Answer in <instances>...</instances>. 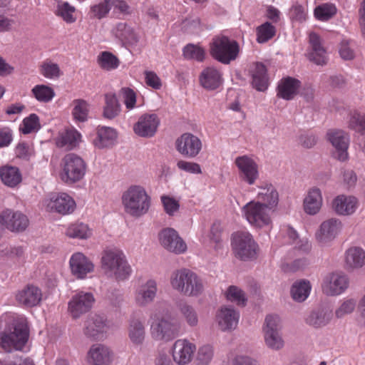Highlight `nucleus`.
Wrapping results in <instances>:
<instances>
[{
	"label": "nucleus",
	"mask_w": 365,
	"mask_h": 365,
	"mask_svg": "<svg viewBox=\"0 0 365 365\" xmlns=\"http://www.w3.org/2000/svg\"><path fill=\"white\" fill-rule=\"evenodd\" d=\"M336 14V8L332 4H322L317 6L314 11V17L322 21L332 19Z\"/></svg>",
	"instance_id": "obj_44"
},
{
	"label": "nucleus",
	"mask_w": 365,
	"mask_h": 365,
	"mask_svg": "<svg viewBox=\"0 0 365 365\" xmlns=\"http://www.w3.org/2000/svg\"><path fill=\"white\" fill-rule=\"evenodd\" d=\"M341 227V221L336 218H331L323 222L316 232L317 242L322 245L329 244L337 236Z\"/></svg>",
	"instance_id": "obj_18"
},
{
	"label": "nucleus",
	"mask_w": 365,
	"mask_h": 365,
	"mask_svg": "<svg viewBox=\"0 0 365 365\" xmlns=\"http://www.w3.org/2000/svg\"><path fill=\"white\" fill-rule=\"evenodd\" d=\"M275 27L267 21L257 28V41L259 43H265L275 35Z\"/></svg>",
	"instance_id": "obj_51"
},
{
	"label": "nucleus",
	"mask_w": 365,
	"mask_h": 365,
	"mask_svg": "<svg viewBox=\"0 0 365 365\" xmlns=\"http://www.w3.org/2000/svg\"><path fill=\"white\" fill-rule=\"evenodd\" d=\"M222 77L214 67L204 68L199 76L200 85L207 91L217 89L222 83Z\"/></svg>",
	"instance_id": "obj_28"
},
{
	"label": "nucleus",
	"mask_w": 365,
	"mask_h": 365,
	"mask_svg": "<svg viewBox=\"0 0 365 365\" xmlns=\"http://www.w3.org/2000/svg\"><path fill=\"white\" fill-rule=\"evenodd\" d=\"M75 11V8L71 6L68 2L58 3L57 14L61 16L64 21L68 23L75 21V18L73 16V13Z\"/></svg>",
	"instance_id": "obj_58"
},
{
	"label": "nucleus",
	"mask_w": 365,
	"mask_h": 365,
	"mask_svg": "<svg viewBox=\"0 0 365 365\" xmlns=\"http://www.w3.org/2000/svg\"><path fill=\"white\" fill-rule=\"evenodd\" d=\"M41 73L48 78H58L61 74L58 65L53 63H44L41 66Z\"/></svg>",
	"instance_id": "obj_60"
},
{
	"label": "nucleus",
	"mask_w": 365,
	"mask_h": 365,
	"mask_svg": "<svg viewBox=\"0 0 365 365\" xmlns=\"http://www.w3.org/2000/svg\"><path fill=\"white\" fill-rule=\"evenodd\" d=\"M31 91L38 101L44 103L50 101L55 96L53 89L46 85H37Z\"/></svg>",
	"instance_id": "obj_49"
},
{
	"label": "nucleus",
	"mask_w": 365,
	"mask_h": 365,
	"mask_svg": "<svg viewBox=\"0 0 365 365\" xmlns=\"http://www.w3.org/2000/svg\"><path fill=\"white\" fill-rule=\"evenodd\" d=\"M176 150L182 155L188 158L196 157L202 149L200 139L192 133H186L175 141Z\"/></svg>",
	"instance_id": "obj_14"
},
{
	"label": "nucleus",
	"mask_w": 365,
	"mask_h": 365,
	"mask_svg": "<svg viewBox=\"0 0 365 365\" xmlns=\"http://www.w3.org/2000/svg\"><path fill=\"white\" fill-rule=\"evenodd\" d=\"M252 86L259 91H264L268 86V76L265 66L262 63H257L252 73Z\"/></svg>",
	"instance_id": "obj_40"
},
{
	"label": "nucleus",
	"mask_w": 365,
	"mask_h": 365,
	"mask_svg": "<svg viewBox=\"0 0 365 365\" xmlns=\"http://www.w3.org/2000/svg\"><path fill=\"white\" fill-rule=\"evenodd\" d=\"M258 199L260 200L259 203L264 204L269 210H272L278 203L279 195L274 187L269 184V192L264 196L259 197Z\"/></svg>",
	"instance_id": "obj_56"
},
{
	"label": "nucleus",
	"mask_w": 365,
	"mask_h": 365,
	"mask_svg": "<svg viewBox=\"0 0 365 365\" xmlns=\"http://www.w3.org/2000/svg\"><path fill=\"white\" fill-rule=\"evenodd\" d=\"M349 284L347 277L343 273L334 272L327 275L322 285L323 291L327 295H338L343 292Z\"/></svg>",
	"instance_id": "obj_19"
},
{
	"label": "nucleus",
	"mask_w": 365,
	"mask_h": 365,
	"mask_svg": "<svg viewBox=\"0 0 365 365\" xmlns=\"http://www.w3.org/2000/svg\"><path fill=\"white\" fill-rule=\"evenodd\" d=\"M122 202L125 212L131 217L138 218L148 212L151 198L144 187L132 185L123 193Z\"/></svg>",
	"instance_id": "obj_2"
},
{
	"label": "nucleus",
	"mask_w": 365,
	"mask_h": 365,
	"mask_svg": "<svg viewBox=\"0 0 365 365\" xmlns=\"http://www.w3.org/2000/svg\"><path fill=\"white\" fill-rule=\"evenodd\" d=\"M128 334L130 340L134 345H142L145 338L144 322L139 318L132 317L129 321Z\"/></svg>",
	"instance_id": "obj_33"
},
{
	"label": "nucleus",
	"mask_w": 365,
	"mask_h": 365,
	"mask_svg": "<svg viewBox=\"0 0 365 365\" xmlns=\"http://www.w3.org/2000/svg\"><path fill=\"white\" fill-rule=\"evenodd\" d=\"M29 329L25 318L13 320L6 329L0 333V346L8 352L21 350L28 341Z\"/></svg>",
	"instance_id": "obj_1"
},
{
	"label": "nucleus",
	"mask_w": 365,
	"mask_h": 365,
	"mask_svg": "<svg viewBox=\"0 0 365 365\" xmlns=\"http://www.w3.org/2000/svg\"><path fill=\"white\" fill-rule=\"evenodd\" d=\"M240 47L237 41L228 37L216 36L210 43V53L212 58L224 64H229L237 58Z\"/></svg>",
	"instance_id": "obj_6"
},
{
	"label": "nucleus",
	"mask_w": 365,
	"mask_h": 365,
	"mask_svg": "<svg viewBox=\"0 0 365 365\" xmlns=\"http://www.w3.org/2000/svg\"><path fill=\"white\" fill-rule=\"evenodd\" d=\"M264 338L266 346L272 350L277 351L284 347L282 326L277 316L268 315L263 326Z\"/></svg>",
	"instance_id": "obj_7"
},
{
	"label": "nucleus",
	"mask_w": 365,
	"mask_h": 365,
	"mask_svg": "<svg viewBox=\"0 0 365 365\" xmlns=\"http://www.w3.org/2000/svg\"><path fill=\"white\" fill-rule=\"evenodd\" d=\"M117 132L110 127H102L98 130V137L94 144L100 149L112 147L116 140Z\"/></svg>",
	"instance_id": "obj_36"
},
{
	"label": "nucleus",
	"mask_w": 365,
	"mask_h": 365,
	"mask_svg": "<svg viewBox=\"0 0 365 365\" xmlns=\"http://www.w3.org/2000/svg\"><path fill=\"white\" fill-rule=\"evenodd\" d=\"M160 124V119L155 113L142 115L133 125L134 133L143 138L153 137Z\"/></svg>",
	"instance_id": "obj_17"
},
{
	"label": "nucleus",
	"mask_w": 365,
	"mask_h": 365,
	"mask_svg": "<svg viewBox=\"0 0 365 365\" xmlns=\"http://www.w3.org/2000/svg\"><path fill=\"white\" fill-rule=\"evenodd\" d=\"M120 113V104L115 93L105 94V105L103 109V116L106 119L112 120Z\"/></svg>",
	"instance_id": "obj_37"
},
{
	"label": "nucleus",
	"mask_w": 365,
	"mask_h": 365,
	"mask_svg": "<svg viewBox=\"0 0 365 365\" xmlns=\"http://www.w3.org/2000/svg\"><path fill=\"white\" fill-rule=\"evenodd\" d=\"M232 247L235 255L242 260L254 259L257 256V245L249 232H237L233 235Z\"/></svg>",
	"instance_id": "obj_9"
},
{
	"label": "nucleus",
	"mask_w": 365,
	"mask_h": 365,
	"mask_svg": "<svg viewBox=\"0 0 365 365\" xmlns=\"http://www.w3.org/2000/svg\"><path fill=\"white\" fill-rule=\"evenodd\" d=\"M301 82L294 78L287 77L282 78L278 85L277 96L285 100H291L297 94Z\"/></svg>",
	"instance_id": "obj_34"
},
{
	"label": "nucleus",
	"mask_w": 365,
	"mask_h": 365,
	"mask_svg": "<svg viewBox=\"0 0 365 365\" xmlns=\"http://www.w3.org/2000/svg\"><path fill=\"white\" fill-rule=\"evenodd\" d=\"M144 73L145 83L148 86L156 90L161 88V81L155 72L145 71Z\"/></svg>",
	"instance_id": "obj_63"
},
{
	"label": "nucleus",
	"mask_w": 365,
	"mask_h": 365,
	"mask_svg": "<svg viewBox=\"0 0 365 365\" xmlns=\"http://www.w3.org/2000/svg\"><path fill=\"white\" fill-rule=\"evenodd\" d=\"M349 127L364 136L361 150L365 154V115L359 113L354 114L349 120Z\"/></svg>",
	"instance_id": "obj_50"
},
{
	"label": "nucleus",
	"mask_w": 365,
	"mask_h": 365,
	"mask_svg": "<svg viewBox=\"0 0 365 365\" xmlns=\"http://www.w3.org/2000/svg\"><path fill=\"white\" fill-rule=\"evenodd\" d=\"M170 284L178 292L189 297H197L204 290L202 279L188 269L175 270L170 275Z\"/></svg>",
	"instance_id": "obj_4"
},
{
	"label": "nucleus",
	"mask_w": 365,
	"mask_h": 365,
	"mask_svg": "<svg viewBox=\"0 0 365 365\" xmlns=\"http://www.w3.org/2000/svg\"><path fill=\"white\" fill-rule=\"evenodd\" d=\"M72 274L77 279H84L94 270L93 262L81 252L74 253L69 261Z\"/></svg>",
	"instance_id": "obj_20"
},
{
	"label": "nucleus",
	"mask_w": 365,
	"mask_h": 365,
	"mask_svg": "<svg viewBox=\"0 0 365 365\" xmlns=\"http://www.w3.org/2000/svg\"><path fill=\"white\" fill-rule=\"evenodd\" d=\"M339 54L345 61L354 59L355 54L354 50L349 46V42L346 40L341 41L339 48Z\"/></svg>",
	"instance_id": "obj_64"
},
{
	"label": "nucleus",
	"mask_w": 365,
	"mask_h": 365,
	"mask_svg": "<svg viewBox=\"0 0 365 365\" xmlns=\"http://www.w3.org/2000/svg\"><path fill=\"white\" fill-rule=\"evenodd\" d=\"M178 309L186 323L191 327L198 324V315L195 308L185 301H180L177 304Z\"/></svg>",
	"instance_id": "obj_41"
},
{
	"label": "nucleus",
	"mask_w": 365,
	"mask_h": 365,
	"mask_svg": "<svg viewBox=\"0 0 365 365\" xmlns=\"http://www.w3.org/2000/svg\"><path fill=\"white\" fill-rule=\"evenodd\" d=\"M6 227L12 232H22L29 225L27 217L20 212L6 210L3 212Z\"/></svg>",
	"instance_id": "obj_29"
},
{
	"label": "nucleus",
	"mask_w": 365,
	"mask_h": 365,
	"mask_svg": "<svg viewBox=\"0 0 365 365\" xmlns=\"http://www.w3.org/2000/svg\"><path fill=\"white\" fill-rule=\"evenodd\" d=\"M48 206L56 212L62 214H69L72 212L75 207V201L66 193H60L53 195L51 198Z\"/></svg>",
	"instance_id": "obj_30"
},
{
	"label": "nucleus",
	"mask_w": 365,
	"mask_h": 365,
	"mask_svg": "<svg viewBox=\"0 0 365 365\" xmlns=\"http://www.w3.org/2000/svg\"><path fill=\"white\" fill-rule=\"evenodd\" d=\"M161 201L166 213L169 215H173L179 209L178 202L173 197L163 195L161 197Z\"/></svg>",
	"instance_id": "obj_61"
},
{
	"label": "nucleus",
	"mask_w": 365,
	"mask_h": 365,
	"mask_svg": "<svg viewBox=\"0 0 365 365\" xmlns=\"http://www.w3.org/2000/svg\"><path fill=\"white\" fill-rule=\"evenodd\" d=\"M356 198L352 196L339 195L332 202L333 210L340 215H350L356 209Z\"/></svg>",
	"instance_id": "obj_31"
},
{
	"label": "nucleus",
	"mask_w": 365,
	"mask_h": 365,
	"mask_svg": "<svg viewBox=\"0 0 365 365\" xmlns=\"http://www.w3.org/2000/svg\"><path fill=\"white\" fill-rule=\"evenodd\" d=\"M214 356L212 346L205 344L200 346L197 352L195 362L197 365H208Z\"/></svg>",
	"instance_id": "obj_48"
},
{
	"label": "nucleus",
	"mask_w": 365,
	"mask_h": 365,
	"mask_svg": "<svg viewBox=\"0 0 365 365\" xmlns=\"http://www.w3.org/2000/svg\"><path fill=\"white\" fill-rule=\"evenodd\" d=\"M322 204L320 190L317 187L312 188L304 200V211L309 215H315L319 211Z\"/></svg>",
	"instance_id": "obj_35"
},
{
	"label": "nucleus",
	"mask_w": 365,
	"mask_h": 365,
	"mask_svg": "<svg viewBox=\"0 0 365 365\" xmlns=\"http://www.w3.org/2000/svg\"><path fill=\"white\" fill-rule=\"evenodd\" d=\"M205 51L193 44L187 45L183 49V55L186 58L196 59L202 61L205 58Z\"/></svg>",
	"instance_id": "obj_57"
},
{
	"label": "nucleus",
	"mask_w": 365,
	"mask_h": 365,
	"mask_svg": "<svg viewBox=\"0 0 365 365\" xmlns=\"http://www.w3.org/2000/svg\"><path fill=\"white\" fill-rule=\"evenodd\" d=\"M88 356L93 365H108L112 361L113 352L105 344H94L90 347Z\"/></svg>",
	"instance_id": "obj_24"
},
{
	"label": "nucleus",
	"mask_w": 365,
	"mask_h": 365,
	"mask_svg": "<svg viewBox=\"0 0 365 365\" xmlns=\"http://www.w3.org/2000/svg\"><path fill=\"white\" fill-rule=\"evenodd\" d=\"M235 164L240 170V178L250 185L255 183L258 178L257 164L247 155L237 157Z\"/></svg>",
	"instance_id": "obj_21"
},
{
	"label": "nucleus",
	"mask_w": 365,
	"mask_h": 365,
	"mask_svg": "<svg viewBox=\"0 0 365 365\" xmlns=\"http://www.w3.org/2000/svg\"><path fill=\"white\" fill-rule=\"evenodd\" d=\"M11 0H0V33L12 29L15 21L7 16L10 10Z\"/></svg>",
	"instance_id": "obj_42"
},
{
	"label": "nucleus",
	"mask_w": 365,
	"mask_h": 365,
	"mask_svg": "<svg viewBox=\"0 0 365 365\" xmlns=\"http://www.w3.org/2000/svg\"><path fill=\"white\" fill-rule=\"evenodd\" d=\"M41 289L34 285H27L16 294V299L19 304L26 307H33L38 305L41 301Z\"/></svg>",
	"instance_id": "obj_25"
},
{
	"label": "nucleus",
	"mask_w": 365,
	"mask_h": 365,
	"mask_svg": "<svg viewBox=\"0 0 365 365\" xmlns=\"http://www.w3.org/2000/svg\"><path fill=\"white\" fill-rule=\"evenodd\" d=\"M98 62L101 68L105 70L115 69L120 63L118 58L108 51L102 52L98 56Z\"/></svg>",
	"instance_id": "obj_52"
},
{
	"label": "nucleus",
	"mask_w": 365,
	"mask_h": 365,
	"mask_svg": "<svg viewBox=\"0 0 365 365\" xmlns=\"http://www.w3.org/2000/svg\"><path fill=\"white\" fill-rule=\"evenodd\" d=\"M104 272L113 276L117 281H123L130 275L132 269L123 252L117 248L105 250L101 257Z\"/></svg>",
	"instance_id": "obj_3"
},
{
	"label": "nucleus",
	"mask_w": 365,
	"mask_h": 365,
	"mask_svg": "<svg viewBox=\"0 0 365 365\" xmlns=\"http://www.w3.org/2000/svg\"><path fill=\"white\" fill-rule=\"evenodd\" d=\"M66 235L72 238L86 239L90 233L88 226L83 223L71 225L66 231Z\"/></svg>",
	"instance_id": "obj_55"
},
{
	"label": "nucleus",
	"mask_w": 365,
	"mask_h": 365,
	"mask_svg": "<svg viewBox=\"0 0 365 365\" xmlns=\"http://www.w3.org/2000/svg\"><path fill=\"white\" fill-rule=\"evenodd\" d=\"M226 297L227 300L235 302L240 307H245L247 301L244 291L234 285L228 287L226 292Z\"/></svg>",
	"instance_id": "obj_47"
},
{
	"label": "nucleus",
	"mask_w": 365,
	"mask_h": 365,
	"mask_svg": "<svg viewBox=\"0 0 365 365\" xmlns=\"http://www.w3.org/2000/svg\"><path fill=\"white\" fill-rule=\"evenodd\" d=\"M356 301L350 299L344 301L335 311V316L337 319H341L347 314H351L356 307Z\"/></svg>",
	"instance_id": "obj_59"
},
{
	"label": "nucleus",
	"mask_w": 365,
	"mask_h": 365,
	"mask_svg": "<svg viewBox=\"0 0 365 365\" xmlns=\"http://www.w3.org/2000/svg\"><path fill=\"white\" fill-rule=\"evenodd\" d=\"M0 177L3 183L14 187L21 182V174L18 168L6 165L0 168Z\"/></svg>",
	"instance_id": "obj_38"
},
{
	"label": "nucleus",
	"mask_w": 365,
	"mask_h": 365,
	"mask_svg": "<svg viewBox=\"0 0 365 365\" xmlns=\"http://www.w3.org/2000/svg\"><path fill=\"white\" fill-rule=\"evenodd\" d=\"M181 331L180 321L170 313L156 315L150 325L153 339L169 341L177 338Z\"/></svg>",
	"instance_id": "obj_5"
},
{
	"label": "nucleus",
	"mask_w": 365,
	"mask_h": 365,
	"mask_svg": "<svg viewBox=\"0 0 365 365\" xmlns=\"http://www.w3.org/2000/svg\"><path fill=\"white\" fill-rule=\"evenodd\" d=\"M333 317V311L329 305L323 304L314 308L305 318V322L314 329L327 326Z\"/></svg>",
	"instance_id": "obj_15"
},
{
	"label": "nucleus",
	"mask_w": 365,
	"mask_h": 365,
	"mask_svg": "<svg viewBox=\"0 0 365 365\" xmlns=\"http://www.w3.org/2000/svg\"><path fill=\"white\" fill-rule=\"evenodd\" d=\"M63 170L61 174L63 181L73 183L83 178L86 173V164L81 158L69 153L63 158Z\"/></svg>",
	"instance_id": "obj_8"
},
{
	"label": "nucleus",
	"mask_w": 365,
	"mask_h": 365,
	"mask_svg": "<svg viewBox=\"0 0 365 365\" xmlns=\"http://www.w3.org/2000/svg\"><path fill=\"white\" fill-rule=\"evenodd\" d=\"M124 97V103L127 108L132 109L136 103V95L134 91L130 88H123L120 90Z\"/></svg>",
	"instance_id": "obj_62"
},
{
	"label": "nucleus",
	"mask_w": 365,
	"mask_h": 365,
	"mask_svg": "<svg viewBox=\"0 0 365 365\" xmlns=\"http://www.w3.org/2000/svg\"><path fill=\"white\" fill-rule=\"evenodd\" d=\"M344 261L347 270L359 269L365 264V252L361 247H351L346 251Z\"/></svg>",
	"instance_id": "obj_32"
},
{
	"label": "nucleus",
	"mask_w": 365,
	"mask_h": 365,
	"mask_svg": "<svg viewBox=\"0 0 365 365\" xmlns=\"http://www.w3.org/2000/svg\"><path fill=\"white\" fill-rule=\"evenodd\" d=\"M329 141L334 147L331 152L333 158L339 160L345 161L348 159V148L349 138L346 133L341 130H331L327 133Z\"/></svg>",
	"instance_id": "obj_11"
},
{
	"label": "nucleus",
	"mask_w": 365,
	"mask_h": 365,
	"mask_svg": "<svg viewBox=\"0 0 365 365\" xmlns=\"http://www.w3.org/2000/svg\"><path fill=\"white\" fill-rule=\"evenodd\" d=\"M81 135L76 130H67L57 143L58 145L65 148L66 150H71L76 146Z\"/></svg>",
	"instance_id": "obj_46"
},
{
	"label": "nucleus",
	"mask_w": 365,
	"mask_h": 365,
	"mask_svg": "<svg viewBox=\"0 0 365 365\" xmlns=\"http://www.w3.org/2000/svg\"><path fill=\"white\" fill-rule=\"evenodd\" d=\"M108 328V322L103 316L93 314L84 322L83 333L90 340L96 341L103 337Z\"/></svg>",
	"instance_id": "obj_12"
},
{
	"label": "nucleus",
	"mask_w": 365,
	"mask_h": 365,
	"mask_svg": "<svg viewBox=\"0 0 365 365\" xmlns=\"http://www.w3.org/2000/svg\"><path fill=\"white\" fill-rule=\"evenodd\" d=\"M115 35L122 42L128 45H135L139 41V38L134 30L123 22L116 25Z\"/></svg>",
	"instance_id": "obj_39"
},
{
	"label": "nucleus",
	"mask_w": 365,
	"mask_h": 365,
	"mask_svg": "<svg viewBox=\"0 0 365 365\" xmlns=\"http://www.w3.org/2000/svg\"><path fill=\"white\" fill-rule=\"evenodd\" d=\"M243 211L248 222L256 227H261L271 222V210L264 204L252 201L243 207Z\"/></svg>",
	"instance_id": "obj_10"
},
{
	"label": "nucleus",
	"mask_w": 365,
	"mask_h": 365,
	"mask_svg": "<svg viewBox=\"0 0 365 365\" xmlns=\"http://www.w3.org/2000/svg\"><path fill=\"white\" fill-rule=\"evenodd\" d=\"M309 43L312 51L307 56L309 60L317 65H326L327 63V51L322 44L320 37L316 33H310Z\"/></svg>",
	"instance_id": "obj_26"
},
{
	"label": "nucleus",
	"mask_w": 365,
	"mask_h": 365,
	"mask_svg": "<svg viewBox=\"0 0 365 365\" xmlns=\"http://www.w3.org/2000/svg\"><path fill=\"white\" fill-rule=\"evenodd\" d=\"M157 283L153 279H149L136 289L135 292V303L141 307L152 303L157 294Z\"/></svg>",
	"instance_id": "obj_22"
},
{
	"label": "nucleus",
	"mask_w": 365,
	"mask_h": 365,
	"mask_svg": "<svg viewBox=\"0 0 365 365\" xmlns=\"http://www.w3.org/2000/svg\"><path fill=\"white\" fill-rule=\"evenodd\" d=\"M73 109L72 114L74 119L80 122L87 120L88 114V104L83 99H76L73 101Z\"/></svg>",
	"instance_id": "obj_45"
},
{
	"label": "nucleus",
	"mask_w": 365,
	"mask_h": 365,
	"mask_svg": "<svg viewBox=\"0 0 365 365\" xmlns=\"http://www.w3.org/2000/svg\"><path fill=\"white\" fill-rule=\"evenodd\" d=\"M195 349V345L187 340H177L173 349L174 361L180 365L188 364L192 359Z\"/></svg>",
	"instance_id": "obj_23"
},
{
	"label": "nucleus",
	"mask_w": 365,
	"mask_h": 365,
	"mask_svg": "<svg viewBox=\"0 0 365 365\" xmlns=\"http://www.w3.org/2000/svg\"><path fill=\"white\" fill-rule=\"evenodd\" d=\"M41 128V124L38 115L35 113L31 114L23 120V127L20 128V131L24 134H29L32 132H36Z\"/></svg>",
	"instance_id": "obj_53"
},
{
	"label": "nucleus",
	"mask_w": 365,
	"mask_h": 365,
	"mask_svg": "<svg viewBox=\"0 0 365 365\" xmlns=\"http://www.w3.org/2000/svg\"><path fill=\"white\" fill-rule=\"evenodd\" d=\"M310 289V282L303 279L293 284L291 288V295L294 300L302 302L307 298Z\"/></svg>",
	"instance_id": "obj_43"
},
{
	"label": "nucleus",
	"mask_w": 365,
	"mask_h": 365,
	"mask_svg": "<svg viewBox=\"0 0 365 365\" xmlns=\"http://www.w3.org/2000/svg\"><path fill=\"white\" fill-rule=\"evenodd\" d=\"M94 302L95 298L92 293L80 292L69 302L68 311L73 319H78L92 308Z\"/></svg>",
	"instance_id": "obj_13"
},
{
	"label": "nucleus",
	"mask_w": 365,
	"mask_h": 365,
	"mask_svg": "<svg viewBox=\"0 0 365 365\" xmlns=\"http://www.w3.org/2000/svg\"><path fill=\"white\" fill-rule=\"evenodd\" d=\"M111 9L110 0H104L98 4L91 7L90 13L91 17L101 19L107 16Z\"/></svg>",
	"instance_id": "obj_54"
},
{
	"label": "nucleus",
	"mask_w": 365,
	"mask_h": 365,
	"mask_svg": "<svg viewBox=\"0 0 365 365\" xmlns=\"http://www.w3.org/2000/svg\"><path fill=\"white\" fill-rule=\"evenodd\" d=\"M161 245L167 250L181 254L187 250V245L173 228H165L159 233Z\"/></svg>",
	"instance_id": "obj_16"
},
{
	"label": "nucleus",
	"mask_w": 365,
	"mask_h": 365,
	"mask_svg": "<svg viewBox=\"0 0 365 365\" xmlns=\"http://www.w3.org/2000/svg\"><path fill=\"white\" fill-rule=\"evenodd\" d=\"M218 325L222 331L232 330L236 328L240 314L231 307H222L217 316Z\"/></svg>",
	"instance_id": "obj_27"
}]
</instances>
